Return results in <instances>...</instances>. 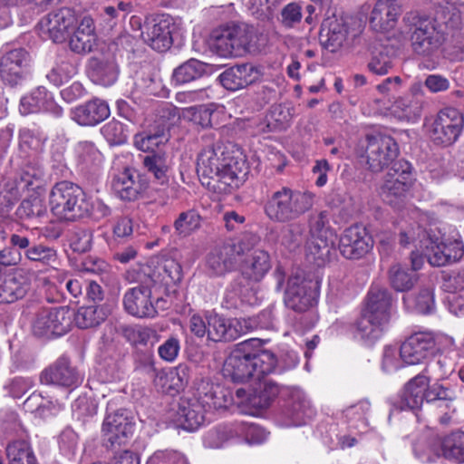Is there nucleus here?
I'll return each mask as SVG.
<instances>
[{
	"label": "nucleus",
	"mask_w": 464,
	"mask_h": 464,
	"mask_svg": "<svg viewBox=\"0 0 464 464\" xmlns=\"http://www.w3.org/2000/svg\"><path fill=\"white\" fill-rule=\"evenodd\" d=\"M211 49L218 56L243 57L256 54L264 46L263 34L245 23H227L214 30L211 34Z\"/></svg>",
	"instance_id": "3"
},
{
	"label": "nucleus",
	"mask_w": 464,
	"mask_h": 464,
	"mask_svg": "<svg viewBox=\"0 0 464 464\" xmlns=\"http://www.w3.org/2000/svg\"><path fill=\"white\" fill-rule=\"evenodd\" d=\"M388 274L392 287L398 292L411 290L417 281L416 275L401 264L392 266Z\"/></svg>",
	"instance_id": "47"
},
{
	"label": "nucleus",
	"mask_w": 464,
	"mask_h": 464,
	"mask_svg": "<svg viewBox=\"0 0 464 464\" xmlns=\"http://www.w3.org/2000/svg\"><path fill=\"white\" fill-rule=\"evenodd\" d=\"M47 212L44 198L37 195H32L24 199L16 209V216L20 219H31L41 218Z\"/></svg>",
	"instance_id": "56"
},
{
	"label": "nucleus",
	"mask_w": 464,
	"mask_h": 464,
	"mask_svg": "<svg viewBox=\"0 0 464 464\" xmlns=\"http://www.w3.org/2000/svg\"><path fill=\"white\" fill-rule=\"evenodd\" d=\"M207 410L195 398H181L176 411V421L182 429L194 431L205 421Z\"/></svg>",
	"instance_id": "32"
},
{
	"label": "nucleus",
	"mask_w": 464,
	"mask_h": 464,
	"mask_svg": "<svg viewBox=\"0 0 464 464\" xmlns=\"http://www.w3.org/2000/svg\"><path fill=\"white\" fill-rule=\"evenodd\" d=\"M157 280L149 275V278L137 286L128 289L122 299L124 311L136 318H154L158 314L155 304L151 300V287Z\"/></svg>",
	"instance_id": "15"
},
{
	"label": "nucleus",
	"mask_w": 464,
	"mask_h": 464,
	"mask_svg": "<svg viewBox=\"0 0 464 464\" xmlns=\"http://www.w3.org/2000/svg\"><path fill=\"white\" fill-rule=\"evenodd\" d=\"M32 185V177L28 173L7 181L2 191L4 200L7 205H14Z\"/></svg>",
	"instance_id": "50"
},
{
	"label": "nucleus",
	"mask_w": 464,
	"mask_h": 464,
	"mask_svg": "<svg viewBox=\"0 0 464 464\" xmlns=\"http://www.w3.org/2000/svg\"><path fill=\"white\" fill-rule=\"evenodd\" d=\"M135 430V420L127 409H113L109 403L101 428V443L106 450H116L125 446Z\"/></svg>",
	"instance_id": "8"
},
{
	"label": "nucleus",
	"mask_w": 464,
	"mask_h": 464,
	"mask_svg": "<svg viewBox=\"0 0 464 464\" xmlns=\"http://www.w3.org/2000/svg\"><path fill=\"white\" fill-rule=\"evenodd\" d=\"M464 130V115L453 107L444 108L436 114L429 133L433 144L447 148L455 144Z\"/></svg>",
	"instance_id": "10"
},
{
	"label": "nucleus",
	"mask_w": 464,
	"mask_h": 464,
	"mask_svg": "<svg viewBox=\"0 0 464 464\" xmlns=\"http://www.w3.org/2000/svg\"><path fill=\"white\" fill-rule=\"evenodd\" d=\"M237 439H243L248 444H260L266 440L267 434L258 425L237 422Z\"/></svg>",
	"instance_id": "63"
},
{
	"label": "nucleus",
	"mask_w": 464,
	"mask_h": 464,
	"mask_svg": "<svg viewBox=\"0 0 464 464\" xmlns=\"http://www.w3.org/2000/svg\"><path fill=\"white\" fill-rule=\"evenodd\" d=\"M350 34L346 20L335 15L324 19L320 30L321 44L331 53L341 49Z\"/></svg>",
	"instance_id": "27"
},
{
	"label": "nucleus",
	"mask_w": 464,
	"mask_h": 464,
	"mask_svg": "<svg viewBox=\"0 0 464 464\" xmlns=\"http://www.w3.org/2000/svg\"><path fill=\"white\" fill-rule=\"evenodd\" d=\"M70 37L69 47L78 54H85L93 51L97 45L95 24L90 15L83 16L77 24Z\"/></svg>",
	"instance_id": "33"
},
{
	"label": "nucleus",
	"mask_w": 464,
	"mask_h": 464,
	"mask_svg": "<svg viewBox=\"0 0 464 464\" xmlns=\"http://www.w3.org/2000/svg\"><path fill=\"white\" fill-rule=\"evenodd\" d=\"M425 256L432 266H443L455 263L464 256V244L461 240L433 241L426 246Z\"/></svg>",
	"instance_id": "26"
},
{
	"label": "nucleus",
	"mask_w": 464,
	"mask_h": 464,
	"mask_svg": "<svg viewBox=\"0 0 464 464\" xmlns=\"http://www.w3.org/2000/svg\"><path fill=\"white\" fill-rule=\"evenodd\" d=\"M9 464H38L30 444L25 440H15L6 447Z\"/></svg>",
	"instance_id": "51"
},
{
	"label": "nucleus",
	"mask_w": 464,
	"mask_h": 464,
	"mask_svg": "<svg viewBox=\"0 0 464 464\" xmlns=\"http://www.w3.org/2000/svg\"><path fill=\"white\" fill-rule=\"evenodd\" d=\"M30 61L24 48H15L5 53L0 59V77L11 87L22 82Z\"/></svg>",
	"instance_id": "21"
},
{
	"label": "nucleus",
	"mask_w": 464,
	"mask_h": 464,
	"mask_svg": "<svg viewBox=\"0 0 464 464\" xmlns=\"http://www.w3.org/2000/svg\"><path fill=\"white\" fill-rule=\"evenodd\" d=\"M25 257L33 262L54 267L59 264L57 250L44 244H34L24 252Z\"/></svg>",
	"instance_id": "54"
},
{
	"label": "nucleus",
	"mask_w": 464,
	"mask_h": 464,
	"mask_svg": "<svg viewBox=\"0 0 464 464\" xmlns=\"http://www.w3.org/2000/svg\"><path fill=\"white\" fill-rule=\"evenodd\" d=\"M237 422L221 424L210 429L204 436L205 446L218 449L233 440L237 439Z\"/></svg>",
	"instance_id": "44"
},
{
	"label": "nucleus",
	"mask_w": 464,
	"mask_h": 464,
	"mask_svg": "<svg viewBox=\"0 0 464 464\" xmlns=\"http://www.w3.org/2000/svg\"><path fill=\"white\" fill-rule=\"evenodd\" d=\"M78 24L75 11L70 7H61L49 12L37 24L43 38L53 43H64Z\"/></svg>",
	"instance_id": "11"
},
{
	"label": "nucleus",
	"mask_w": 464,
	"mask_h": 464,
	"mask_svg": "<svg viewBox=\"0 0 464 464\" xmlns=\"http://www.w3.org/2000/svg\"><path fill=\"white\" fill-rule=\"evenodd\" d=\"M86 193L78 185L70 181L56 183L49 194V206L52 214L64 221L82 219V213L87 209Z\"/></svg>",
	"instance_id": "7"
},
{
	"label": "nucleus",
	"mask_w": 464,
	"mask_h": 464,
	"mask_svg": "<svg viewBox=\"0 0 464 464\" xmlns=\"http://www.w3.org/2000/svg\"><path fill=\"white\" fill-rule=\"evenodd\" d=\"M413 452L423 463L435 462L443 457L442 440L437 438L420 439L413 445Z\"/></svg>",
	"instance_id": "43"
},
{
	"label": "nucleus",
	"mask_w": 464,
	"mask_h": 464,
	"mask_svg": "<svg viewBox=\"0 0 464 464\" xmlns=\"http://www.w3.org/2000/svg\"><path fill=\"white\" fill-rule=\"evenodd\" d=\"M208 64L191 58L184 62L172 72V81L178 84H185L202 78L208 73Z\"/></svg>",
	"instance_id": "40"
},
{
	"label": "nucleus",
	"mask_w": 464,
	"mask_h": 464,
	"mask_svg": "<svg viewBox=\"0 0 464 464\" xmlns=\"http://www.w3.org/2000/svg\"><path fill=\"white\" fill-rule=\"evenodd\" d=\"M435 352L436 341L432 334L420 332L411 334L401 343L399 354L402 362L414 365L423 362Z\"/></svg>",
	"instance_id": "18"
},
{
	"label": "nucleus",
	"mask_w": 464,
	"mask_h": 464,
	"mask_svg": "<svg viewBox=\"0 0 464 464\" xmlns=\"http://www.w3.org/2000/svg\"><path fill=\"white\" fill-rule=\"evenodd\" d=\"M30 284L21 273H8L0 278V304H11L22 299Z\"/></svg>",
	"instance_id": "38"
},
{
	"label": "nucleus",
	"mask_w": 464,
	"mask_h": 464,
	"mask_svg": "<svg viewBox=\"0 0 464 464\" xmlns=\"http://www.w3.org/2000/svg\"><path fill=\"white\" fill-rule=\"evenodd\" d=\"M73 311L67 306L42 308L32 322V332L39 338L52 339L66 334L72 325Z\"/></svg>",
	"instance_id": "9"
},
{
	"label": "nucleus",
	"mask_w": 464,
	"mask_h": 464,
	"mask_svg": "<svg viewBox=\"0 0 464 464\" xmlns=\"http://www.w3.org/2000/svg\"><path fill=\"white\" fill-rule=\"evenodd\" d=\"M208 341L229 343L247 333L252 327L245 319L226 318L216 313L206 314Z\"/></svg>",
	"instance_id": "16"
},
{
	"label": "nucleus",
	"mask_w": 464,
	"mask_h": 464,
	"mask_svg": "<svg viewBox=\"0 0 464 464\" xmlns=\"http://www.w3.org/2000/svg\"><path fill=\"white\" fill-rule=\"evenodd\" d=\"M398 0H377L370 17V25L376 32H389L397 24L401 14Z\"/></svg>",
	"instance_id": "30"
},
{
	"label": "nucleus",
	"mask_w": 464,
	"mask_h": 464,
	"mask_svg": "<svg viewBox=\"0 0 464 464\" xmlns=\"http://www.w3.org/2000/svg\"><path fill=\"white\" fill-rule=\"evenodd\" d=\"M77 72L76 65L65 56L59 57L53 67L47 73L46 78L54 86H61L67 82Z\"/></svg>",
	"instance_id": "49"
},
{
	"label": "nucleus",
	"mask_w": 464,
	"mask_h": 464,
	"mask_svg": "<svg viewBox=\"0 0 464 464\" xmlns=\"http://www.w3.org/2000/svg\"><path fill=\"white\" fill-rule=\"evenodd\" d=\"M40 380L44 384L74 388L82 382V378L76 368L72 365L69 358L61 356L42 372Z\"/></svg>",
	"instance_id": "24"
},
{
	"label": "nucleus",
	"mask_w": 464,
	"mask_h": 464,
	"mask_svg": "<svg viewBox=\"0 0 464 464\" xmlns=\"http://www.w3.org/2000/svg\"><path fill=\"white\" fill-rule=\"evenodd\" d=\"M425 104L423 85L420 82L411 85L410 92L398 98L393 103L395 111L401 112V117L407 120L419 119Z\"/></svg>",
	"instance_id": "36"
},
{
	"label": "nucleus",
	"mask_w": 464,
	"mask_h": 464,
	"mask_svg": "<svg viewBox=\"0 0 464 464\" xmlns=\"http://www.w3.org/2000/svg\"><path fill=\"white\" fill-rule=\"evenodd\" d=\"M334 241L326 235L313 236L307 245V256L318 266H322L330 256Z\"/></svg>",
	"instance_id": "48"
},
{
	"label": "nucleus",
	"mask_w": 464,
	"mask_h": 464,
	"mask_svg": "<svg viewBox=\"0 0 464 464\" xmlns=\"http://www.w3.org/2000/svg\"><path fill=\"white\" fill-rule=\"evenodd\" d=\"M263 76L262 68L250 63L236 64L219 75V81L228 91H238L259 81Z\"/></svg>",
	"instance_id": "25"
},
{
	"label": "nucleus",
	"mask_w": 464,
	"mask_h": 464,
	"mask_svg": "<svg viewBox=\"0 0 464 464\" xmlns=\"http://www.w3.org/2000/svg\"><path fill=\"white\" fill-rule=\"evenodd\" d=\"M200 216L195 210H188L179 215L174 228L179 236H188L200 227Z\"/></svg>",
	"instance_id": "58"
},
{
	"label": "nucleus",
	"mask_w": 464,
	"mask_h": 464,
	"mask_svg": "<svg viewBox=\"0 0 464 464\" xmlns=\"http://www.w3.org/2000/svg\"><path fill=\"white\" fill-rule=\"evenodd\" d=\"M407 310L421 314H429L435 309L433 290L430 287L420 288L418 293L406 294L402 297Z\"/></svg>",
	"instance_id": "41"
},
{
	"label": "nucleus",
	"mask_w": 464,
	"mask_h": 464,
	"mask_svg": "<svg viewBox=\"0 0 464 464\" xmlns=\"http://www.w3.org/2000/svg\"><path fill=\"white\" fill-rule=\"evenodd\" d=\"M430 382L429 365L411 378L404 386L400 399L392 402V411L420 409L425 400V389Z\"/></svg>",
	"instance_id": "23"
},
{
	"label": "nucleus",
	"mask_w": 464,
	"mask_h": 464,
	"mask_svg": "<svg viewBox=\"0 0 464 464\" xmlns=\"http://www.w3.org/2000/svg\"><path fill=\"white\" fill-rule=\"evenodd\" d=\"M313 205V193L284 186L267 195L264 212L272 222L288 223L299 218Z\"/></svg>",
	"instance_id": "4"
},
{
	"label": "nucleus",
	"mask_w": 464,
	"mask_h": 464,
	"mask_svg": "<svg viewBox=\"0 0 464 464\" xmlns=\"http://www.w3.org/2000/svg\"><path fill=\"white\" fill-rule=\"evenodd\" d=\"M303 15L302 3L291 2L281 9L279 22L285 28H294L301 24Z\"/></svg>",
	"instance_id": "62"
},
{
	"label": "nucleus",
	"mask_w": 464,
	"mask_h": 464,
	"mask_svg": "<svg viewBox=\"0 0 464 464\" xmlns=\"http://www.w3.org/2000/svg\"><path fill=\"white\" fill-rule=\"evenodd\" d=\"M409 29L411 47L414 54L431 58L438 54L445 37L436 24V22L421 17L416 13H407L402 19Z\"/></svg>",
	"instance_id": "5"
},
{
	"label": "nucleus",
	"mask_w": 464,
	"mask_h": 464,
	"mask_svg": "<svg viewBox=\"0 0 464 464\" xmlns=\"http://www.w3.org/2000/svg\"><path fill=\"white\" fill-rule=\"evenodd\" d=\"M122 335L132 345H146L157 332L148 326L128 325L122 328Z\"/></svg>",
	"instance_id": "59"
},
{
	"label": "nucleus",
	"mask_w": 464,
	"mask_h": 464,
	"mask_svg": "<svg viewBox=\"0 0 464 464\" xmlns=\"http://www.w3.org/2000/svg\"><path fill=\"white\" fill-rule=\"evenodd\" d=\"M392 295L386 288L372 286L368 292L365 307L362 310L369 318L387 324L390 320Z\"/></svg>",
	"instance_id": "34"
},
{
	"label": "nucleus",
	"mask_w": 464,
	"mask_h": 464,
	"mask_svg": "<svg viewBox=\"0 0 464 464\" xmlns=\"http://www.w3.org/2000/svg\"><path fill=\"white\" fill-rule=\"evenodd\" d=\"M149 183L146 178L134 169H124L116 174L111 181V189L123 201L138 200L147 190Z\"/></svg>",
	"instance_id": "20"
},
{
	"label": "nucleus",
	"mask_w": 464,
	"mask_h": 464,
	"mask_svg": "<svg viewBox=\"0 0 464 464\" xmlns=\"http://www.w3.org/2000/svg\"><path fill=\"white\" fill-rule=\"evenodd\" d=\"M110 310L104 304H92L81 306L76 313L73 312L72 320L81 329L98 326L108 317Z\"/></svg>",
	"instance_id": "39"
},
{
	"label": "nucleus",
	"mask_w": 464,
	"mask_h": 464,
	"mask_svg": "<svg viewBox=\"0 0 464 464\" xmlns=\"http://www.w3.org/2000/svg\"><path fill=\"white\" fill-rule=\"evenodd\" d=\"M235 146L227 145V152L223 158L218 182L230 188H238L248 173V165L239 149L232 150Z\"/></svg>",
	"instance_id": "22"
},
{
	"label": "nucleus",
	"mask_w": 464,
	"mask_h": 464,
	"mask_svg": "<svg viewBox=\"0 0 464 464\" xmlns=\"http://www.w3.org/2000/svg\"><path fill=\"white\" fill-rule=\"evenodd\" d=\"M143 164L160 184L168 182L169 157L164 151L159 150L150 152V154L144 157Z\"/></svg>",
	"instance_id": "45"
},
{
	"label": "nucleus",
	"mask_w": 464,
	"mask_h": 464,
	"mask_svg": "<svg viewBox=\"0 0 464 464\" xmlns=\"http://www.w3.org/2000/svg\"><path fill=\"white\" fill-rule=\"evenodd\" d=\"M366 164L372 172H381L399 155V146L390 135L374 133L366 135Z\"/></svg>",
	"instance_id": "13"
},
{
	"label": "nucleus",
	"mask_w": 464,
	"mask_h": 464,
	"mask_svg": "<svg viewBox=\"0 0 464 464\" xmlns=\"http://www.w3.org/2000/svg\"><path fill=\"white\" fill-rule=\"evenodd\" d=\"M454 399V393L439 382H435L432 385L428 384L425 389L424 401L427 402L441 401L444 402L447 409H450Z\"/></svg>",
	"instance_id": "64"
},
{
	"label": "nucleus",
	"mask_w": 464,
	"mask_h": 464,
	"mask_svg": "<svg viewBox=\"0 0 464 464\" xmlns=\"http://www.w3.org/2000/svg\"><path fill=\"white\" fill-rule=\"evenodd\" d=\"M256 237H240L227 240L214 246L205 257V272L211 278L224 277L238 267L240 254L253 246Z\"/></svg>",
	"instance_id": "6"
},
{
	"label": "nucleus",
	"mask_w": 464,
	"mask_h": 464,
	"mask_svg": "<svg viewBox=\"0 0 464 464\" xmlns=\"http://www.w3.org/2000/svg\"><path fill=\"white\" fill-rule=\"evenodd\" d=\"M393 66V52L388 46H381L372 53L368 63L370 72L377 75H384Z\"/></svg>",
	"instance_id": "55"
},
{
	"label": "nucleus",
	"mask_w": 464,
	"mask_h": 464,
	"mask_svg": "<svg viewBox=\"0 0 464 464\" xmlns=\"http://www.w3.org/2000/svg\"><path fill=\"white\" fill-rule=\"evenodd\" d=\"M276 364V355L262 349V341L251 338L236 344L224 362L223 374L233 382H245L272 373Z\"/></svg>",
	"instance_id": "1"
},
{
	"label": "nucleus",
	"mask_w": 464,
	"mask_h": 464,
	"mask_svg": "<svg viewBox=\"0 0 464 464\" xmlns=\"http://www.w3.org/2000/svg\"><path fill=\"white\" fill-rule=\"evenodd\" d=\"M119 66L113 56L92 57L88 63V75L91 80L102 86H111L118 80Z\"/></svg>",
	"instance_id": "35"
},
{
	"label": "nucleus",
	"mask_w": 464,
	"mask_h": 464,
	"mask_svg": "<svg viewBox=\"0 0 464 464\" xmlns=\"http://www.w3.org/2000/svg\"><path fill=\"white\" fill-rule=\"evenodd\" d=\"M373 246L372 236L364 227L355 225L344 229L339 238V250L347 259L363 257Z\"/></svg>",
	"instance_id": "19"
},
{
	"label": "nucleus",
	"mask_w": 464,
	"mask_h": 464,
	"mask_svg": "<svg viewBox=\"0 0 464 464\" xmlns=\"http://www.w3.org/2000/svg\"><path fill=\"white\" fill-rule=\"evenodd\" d=\"M93 231L90 228L78 227L72 231L69 244L73 252L85 253L92 246Z\"/></svg>",
	"instance_id": "61"
},
{
	"label": "nucleus",
	"mask_w": 464,
	"mask_h": 464,
	"mask_svg": "<svg viewBox=\"0 0 464 464\" xmlns=\"http://www.w3.org/2000/svg\"><path fill=\"white\" fill-rule=\"evenodd\" d=\"M248 237H256V240L246 253L240 254L237 267L240 274L230 282L225 292L223 306L227 309L238 308L244 302V295L249 285L261 282L272 268L270 254L259 247L261 237L252 232L241 236Z\"/></svg>",
	"instance_id": "2"
},
{
	"label": "nucleus",
	"mask_w": 464,
	"mask_h": 464,
	"mask_svg": "<svg viewBox=\"0 0 464 464\" xmlns=\"http://www.w3.org/2000/svg\"><path fill=\"white\" fill-rule=\"evenodd\" d=\"M111 114L106 101L93 98L72 110V119L81 126L92 127L100 124Z\"/></svg>",
	"instance_id": "29"
},
{
	"label": "nucleus",
	"mask_w": 464,
	"mask_h": 464,
	"mask_svg": "<svg viewBox=\"0 0 464 464\" xmlns=\"http://www.w3.org/2000/svg\"><path fill=\"white\" fill-rule=\"evenodd\" d=\"M289 108L281 104L275 105L266 117L267 131L277 132L285 130L291 121Z\"/></svg>",
	"instance_id": "57"
},
{
	"label": "nucleus",
	"mask_w": 464,
	"mask_h": 464,
	"mask_svg": "<svg viewBox=\"0 0 464 464\" xmlns=\"http://www.w3.org/2000/svg\"><path fill=\"white\" fill-rule=\"evenodd\" d=\"M168 140L169 134L164 129L150 130L134 136L135 147L142 151H155L154 148L165 144Z\"/></svg>",
	"instance_id": "52"
},
{
	"label": "nucleus",
	"mask_w": 464,
	"mask_h": 464,
	"mask_svg": "<svg viewBox=\"0 0 464 464\" xmlns=\"http://www.w3.org/2000/svg\"><path fill=\"white\" fill-rule=\"evenodd\" d=\"M441 440L443 457L456 463H464V431H453Z\"/></svg>",
	"instance_id": "46"
},
{
	"label": "nucleus",
	"mask_w": 464,
	"mask_h": 464,
	"mask_svg": "<svg viewBox=\"0 0 464 464\" xmlns=\"http://www.w3.org/2000/svg\"><path fill=\"white\" fill-rule=\"evenodd\" d=\"M175 28L176 24L171 16L158 15L145 23L141 37L152 49L164 52L169 49L173 44L172 34Z\"/></svg>",
	"instance_id": "17"
},
{
	"label": "nucleus",
	"mask_w": 464,
	"mask_h": 464,
	"mask_svg": "<svg viewBox=\"0 0 464 464\" xmlns=\"http://www.w3.org/2000/svg\"><path fill=\"white\" fill-rule=\"evenodd\" d=\"M227 152V145L221 140H218L210 145H207L198 156L197 171L202 176L217 179L220 177L223 158Z\"/></svg>",
	"instance_id": "28"
},
{
	"label": "nucleus",
	"mask_w": 464,
	"mask_h": 464,
	"mask_svg": "<svg viewBox=\"0 0 464 464\" xmlns=\"http://www.w3.org/2000/svg\"><path fill=\"white\" fill-rule=\"evenodd\" d=\"M319 287L317 280L290 277L284 296L285 306L299 314L308 311L317 303Z\"/></svg>",
	"instance_id": "14"
},
{
	"label": "nucleus",
	"mask_w": 464,
	"mask_h": 464,
	"mask_svg": "<svg viewBox=\"0 0 464 464\" xmlns=\"http://www.w3.org/2000/svg\"><path fill=\"white\" fill-rule=\"evenodd\" d=\"M19 110L24 115L46 111L59 117L63 113L62 107L56 104L53 94L43 86L24 96L21 99Z\"/></svg>",
	"instance_id": "31"
},
{
	"label": "nucleus",
	"mask_w": 464,
	"mask_h": 464,
	"mask_svg": "<svg viewBox=\"0 0 464 464\" xmlns=\"http://www.w3.org/2000/svg\"><path fill=\"white\" fill-rule=\"evenodd\" d=\"M283 391L285 392L286 399L277 415L279 425L283 427L300 426L314 417V410L301 390L289 387Z\"/></svg>",
	"instance_id": "12"
},
{
	"label": "nucleus",
	"mask_w": 464,
	"mask_h": 464,
	"mask_svg": "<svg viewBox=\"0 0 464 464\" xmlns=\"http://www.w3.org/2000/svg\"><path fill=\"white\" fill-rule=\"evenodd\" d=\"M257 382L250 390L247 395V401L254 407L265 409L270 406L274 400L281 394L285 395V388L289 386H279L276 382L271 379H265L264 377L256 378Z\"/></svg>",
	"instance_id": "37"
},
{
	"label": "nucleus",
	"mask_w": 464,
	"mask_h": 464,
	"mask_svg": "<svg viewBox=\"0 0 464 464\" xmlns=\"http://www.w3.org/2000/svg\"><path fill=\"white\" fill-rule=\"evenodd\" d=\"M78 164L83 169H89L101 162L102 153L92 141L82 140L75 146Z\"/></svg>",
	"instance_id": "53"
},
{
	"label": "nucleus",
	"mask_w": 464,
	"mask_h": 464,
	"mask_svg": "<svg viewBox=\"0 0 464 464\" xmlns=\"http://www.w3.org/2000/svg\"><path fill=\"white\" fill-rule=\"evenodd\" d=\"M411 187L406 180L385 179L381 187V197L385 203L397 208L404 201Z\"/></svg>",
	"instance_id": "42"
},
{
	"label": "nucleus",
	"mask_w": 464,
	"mask_h": 464,
	"mask_svg": "<svg viewBox=\"0 0 464 464\" xmlns=\"http://www.w3.org/2000/svg\"><path fill=\"white\" fill-rule=\"evenodd\" d=\"M101 132L111 145L124 144L129 136L127 127L116 120H112L103 125Z\"/></svg>",
	"instance_id": "60"
}]
</instances>
